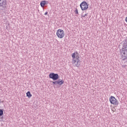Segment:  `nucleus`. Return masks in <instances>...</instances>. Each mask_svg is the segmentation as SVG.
I'll return each instance as SVG.
<instances>
[{
    "label": "nucleus",
    "instance_id": "nucleus-11",
    "mask_svg": "<svg viewBox=\"0 0 127 127\" xmlns=\"http://www.w3.org/2000/svg\"><path fill=\"white\" fill-rule=\"evenodd\" d=\"M3 115V111L1 109H0V117H1Z\"/></svg>",
    "mask_w": 127,
    "mask_h": 127
},
{
    "label": "nucleus",
    "instance_id": "nucleus-6",
    "mask_svg": "<svg viewBox=\"0 0 127 127\" xmlns=\"http://www.w3.org/2000/svg\"><path fill=\"white\" fill-rule=\"evenodd\" d=\"M49 76V78H50V79H53L54 81H56V80H58V79H59V74L57 73L52 72L51 73Z\"/></svg>",
    "mask_w": 127,
    "mask_h": 127
},
{
    "label": "nucleus",
    "instance_id": "nucleus-10",
    "mask_svg": "<svg viewBox=\"0 0 127 127\" xmlns=\"http://www.w3.org/2000/svg\"><path fill=\"white\" fill-rule=\"evenodd\" d=\"M26 95L27 97H28V98H31V97H32V95L31 94V93H30V91H28L26 93Z\"/></svg>",
    "mask_w": 127,
    "mask_h": 127
},
{
    "label": "nucleus",
    "instance_id": "nucleus-4",
    "mask_svg": "<svg viewBox=\"0 0 127 127\" xmlns=\"http://www.w3.org/2000/svg\"><path fill=\"white\" fill-rule=\"evenodd\" d=\"M57 35L59 38L62 39L65 36L64 31L62 29H58L57 31Z\"/></svg>",
    "mask_w": 127,
    "mask_h": 127
},
{
    "label": "nucleus",
    "instance_id": "nucleus-3",
    "mask_svg": "<svg viewBox=\"0 0 127 127\" xmlns=\"http://www.w3.org/2000/svg\"><path fill=\"white\" fill-rule=\"evenodd\" d=\"M6 0H0V12H2L5 10Z\"/></svg>",
    "mask_w": 127,
    "mask_h": 127
},
{
    "label": "nucleus",
    "instance_id": "nucleus-5",
    "mask_svg": "<svg viewBox=\"0 0 127 127\" xmlns=\"http://www.w3.org/2000/svg\"><path fill=\"white\" fill-rule=\"evenodd\" d=\"M80 6L81 8V10H87L88 7H89V5H88V3L84 1L80 3Z\"/></svg>",
    "mask_w": 127,
    "mask_h": 127
},
{
    "label": "nucleus",
    "instance_id": "nucleus-12",
    "mask_svg": "<svg viewBox=\"0 0 127 127\" xmlns=\"http://www.w3.org/2000/svg\"><path fill=\"white\" fill-rule=\"evenodd\" d=\"M85 16H88V13L85 14L84 15H81V17H85Z\"/></svg>",
    "mask_w": 127,
    "mask_h": 127
},
{
    "label": "nucleus",
    "instance_id": "nucleus-14",
    "mask_svg": "<svg viewBox=\"0 0 127 127\" xmlns=\"http://www.w3.org/2000/svg\"><path fill=\"white\" fill-rule=\"evenodd\" d=\"M123 68H126V67H127L126 65H122Z\"/></svg>",
    "mask_w": 127,
    "mask_h": 127
},
{
    "label": "nucleus",
    "instance_id": "nucleus-1",
    "mask_svg": "<svg viewBox=\"0 0 127 127\" xmlns=\"http://www.w3.org/2000/svg\"><path fill=\"white\" fill-rule=\"evenodd\" d=\"M72 58V63L75 67H79L81 65V61L80 60V56L77 52L73 53L71 55Z\"/></svg>",
    "mask_w": 127,
    "mask_h": 127
},
{
    "label": "nucleus",
    "instance_id": "nucleus-15",
    "mask_svg": "<svg viewBox=\"0 0 127 127\" xmlns=\"http://www.w3.org/2000/svg\"><path fill=\"white\" fill-rule=\"evenodd\" d=\"M48 14V12H46L45 13V15H47Z\"/></svg>",
    "mask_w": 127,
    "mask_h": 127
},
{
    "label": "nucleus",
    "instance_id": "nucleus-2",
    "mask_svg": "<svg viewBox=\"0 0 127 127\" xmlns=\"http://www.w3.org/2000/svg\"><path fill=\"white\" fill-rule=\"evenodd\" d=\"M121 58L123 60H126L127 59V37L124 40L123 47L121 51Z\"/></svg>",
    "mask_w": 127,
    "mask_h": 127
},
{
    "label": "nucleus",
    "instance_id": "nucleus-13",
    "mask_svg": "<svg viewBox=\"0 0 127 127\" xmlns=\"http://www.w3.org/2000/svg\"><path fill=\"white\" fill-rule=\"evenodd\" d=\"M74 12L75 14H78V13H79V12H78V9H76Z\"/></svg>",
    "mask_w": 127,
    "mask_h": 127
},
{
    "label": "nucleus",
    "instance_id": "nucleus-7",
    "mask_svg": "<svg viewBox=\"0 0 127 127\" xmlns=\"http://www.w3.org/2000/svg\"><path fill=\"white\" fill-rule=\"evenodd\" d=\"M110 102L112 105H115V106L119 105V101L114 96H111L110 98Z\"/></svg>",
    "mask_w": 127,
    "mask_h": 127
},
{
    "label": "nucleus",
    "instance_id": "nucleus-8",
    "mask_svg": "<svg viewBox=\"0 0 127 127\" xmlns=\"http://www.w3.org/2000/svg\"><path fill=\"white\" fill-rule=\"evenodd\" d=\"M53 83L54 85H59L60 86H61L62 85H63L64 84V80L62 79H59L56 81H53Z\"/></svg>",
    "mask_w": 127,
    "mask_h": 127
},
{
    "label": "nucleus",
    "instance_id": "nucleus-9",
    "mask_svg": "<svg viewBox=\"0 0 127 127\" xmlns=\"http://www.w3.org/2000/svg\"><path fill=\"white\" fill-rule=\"evenodd\" d=\"M46 2H47L46 0L42 1L40 3L41 6L42 7H43L44 5H45V4L46 3Z\"/></svg>",
    "mask_w": 127,
    "mask_h": 127
}]
</instances>
